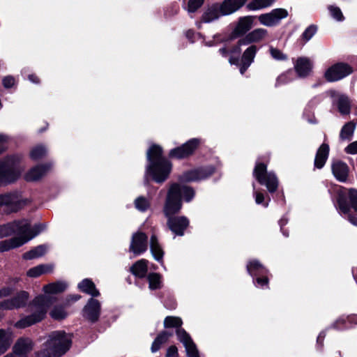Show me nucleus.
Returning <instances> with one entry per match:
<instances>
[{
	"label": "nucleus",
	"instance_id": "4c0bfd02",
	"mask_svg": "<svg viewBox=\"0 0 357 357\" xmlns=\"http://www.w3.org/2000/svg\"><path fill=\"white\" fill-rule=\"evenodd\" d=\"M182 320L177 317H167L164 320L165 328L180 327L182 325Z\"/></svg>",
	"mask_w": 357,
	"mask_h": 357
},
{
	"label": "nucleus",
	"instance_id": "ea45409f",
	"mask_svg": "<svg viewBox=\"0 0 357 357\" xmlns=\"http://www.w3.org/2000/svg\"><path fill=\"white\" fill-rule=\"evenodd\" d=\"M50 316L54 319H63L66 317L67 313L63 307L56 306L50 311Z\"/></svg>",
	"mask_w": 357,
	"mask_h": 357
},
{
	"label": "nucleus",
	"instance_id": "a211bd4d",
	"mask_svg": "<svg viewBox=\"0 0 357 357\" xmlns=\"http://www.w3.org/2000/svg\"><path fill=\"white\" fill-rule=\"evenodd\" d=\"M222 15L220 5L215 3L205 9L202 15L201 22L211 23Z\"/></svg>",
	"mask_w": 357,
	"mask_h": 357
},
{
	"label": "nucleus",
	"instance_id": "a18cd8bd",
	"mask_svg": "<svg viewBox=\"0 0 357 357\" xmlns=\"http://www.w3.org/2000/svg\"><path fill=\"white\" fill-rule=\"evenodd\" d=\"M329 12L331 16L337 21H342L344 20L343 14L340 8L331 6L328 7Z\"/></svg>",
	"mask_w": 357,
	"mask_h": 357
},
{
	"label": "nucleus",
	"instance_id": "8fccbe9b",
	"mask_svg": "<svg viewBox=\"0 0 357 357\" xmlns=\"http://www.w3.org/2000/svg\"><path fill=\"white\" fill-rule=\"evenodd\" d=\"M345 152L349 154H357V141L349 144L344 149Z\"/></svg>",
	"mask_w": 357,
	"mask_h": 357
},
{
	"label": "nucleus",
	"instance_id": "0e129e2a",
	"mask_svg": "<svg viewBox=\"0 0 357 357\" xmlns=\"http://www.w3.org/2000/svg\"><path fill=\"white\" fill-rule=\"evenodd\" d=\"M6 136H3L2 135H0V143H2L3 142H6Z\"/></svg>",
	"mask_w": 357,
	"mask_h": 357
},
{
	"label": "nucleus",
	"instance_id": "bb28decb",
	"mask_svg": "<svg viewBox=\"0 0 357 357\" xmlns=\"http://www.w3.org/2000/svg\"><path fill=\"white\" fill-rule=\"evenodd\" d=\"M213 172V169L211 168L208 172L204 169H197L186 172L183 174L184 181H195L198 179L205 178L211 175Z\"/></svg>",
	"mask_w": 357,
	"mask_h": 357
},
{
	"label": "nucleus",
	"instance_id": "72a5a7b5",
	"mask_svg": "<svg viewBox=\"0 0 357 357\" xmlns=\"http://www.w3.org/2000/svg\"><path fill=\"white\" fill-rule=\"evenodd\" d=\"M149 288L151 290L159 289L162 287L161 275L156 273H152L148 275Z\"/></svg>",
	"mask_w": 357,
	"mask_h": 357
},
{
	"label": "nucleus",
	"instance_id": "412c9836",
	"mask_svg": "<svg viewBox=\"0 0 357 357\" xmlns=\"http://www.w3.org/2000/svg\"><path fill=\"white\" fill-rule=\"evenodd\" d=\"M294 68L298 76H307L312 68V63L308 58H298L294 65Z\"/></svg>",
	"mask_w": 357,
	"mask_h": 357
},
{
	"label": "nucleus",
	"instance_id": "f257e3e1",
	"mask_svg": "<svg viewBox=\"0 0 357 357\" xmlns=\"http://www.w3.org/2000/svg\"><path fill=\"white\" fill-rule=\"evenodd\" d=\"M194 195V191L188 186L177 183H173L169 186L163 212L168 218L167 225L169 229L176 235L182 236L183 234V231L188 226L189 221L184 216L172 217V215L181 210L182 197L185 201L190 202Z\"/></svg>",
	"mask_w": 357,
	"mask_h": 357
},
{
	"label": "nucleus",
	"instance_id": "9d476101",
	"mask_svg": "<svg viewBox=\"0 0 357 357\" xmlns=\"http://www.w3.org/2000/svg\"><path fill=\"white\" fill-rule=\"evenodd\" d=\"M129 250L135 255H139L146 252L147 250V236L142 231L133 234Z\"/></svg>",
	"mask_w": 357,
	"mask_h": 357
},
{
	"label": "nucleus",
	"instance_id": "5fc2aeb1",
	"mask_svg": "<svg viewBox=\"0 0 357 357\" xmlns=\"http://www.w3.org/2000/svg\"><path fill=\"white\" fill-rule=\"evenodd\" d=\"M13 289L10 287H3L0 289V298H3L9 296Z\"/></svg>",
	"mask_w": 357,
	"mask_h": 357
},
{
	"label": "nucleus",
	"instance_id": "338daca9",
	"mask_svg": "<svg viewBox=\"0 0 357 357\" xmlns=\"http://www.w3.org/2000/svg\"><path fill=\"white\" fill-rule=\"evenodd\" d=\"M73 298L74 301H77L80 298V296L78 295H76V296H74Z\"/></svg>",
	"mask_w": 357,
	"mask_h": 357
},
{
	"label": "nucleus",
	"instance_id": "9b49d317",
	"mask_svg": "<svg viewBox=\"0 0 357 357\" xmlns=\"http://www.w3.org/2000/svg\"><path fill=\"white\" fill-rule=\"evenodd\" d=\"M176 335L178 340L185 348L186 354L188 357H199V351L191 337L183 328H178L176 331Z\"/></svg>",
	"mask_w": 357,
	"mask_h": 357
},
{
	"label": "nucleus",
	"instance_id": "ddd939ff",
	"mask_svg": "<svg viewBox=\"0 0 357 357\" xmlns=\"http://www.w3.org/2000/svg\"><path fill=\"white\" fill-rule=\"evenodd\" d=\"M257 47L255 45H250L243 53L239 69L241 74H243L254 61L257 52Z\"/></svg>",
	"mask_w": 357,
	"mask_h": 357
},
{
	"label": "nucleus",
	"instance_id": "680f3d73",
	"mask_svg": "<svg viewBox=\"0 0 357 357\" xmlns=\"http://www.w3.org/2000/svg\"><path fill=\"white\" fill-rule=\"evenodd\" d=\"M229 63L231 64L238 65V59H235V58L231 57L229 59Z\"/></svg>",
	"mask_w": 357,
	"mask_h": 357
},
{
	"label": "nucleus",
	"instance_id": "c756f323",
	"mask_svg": "<svg viewBox=\"0 0 357 357\" xmlns=\"http://www.w3.org/2000/svg\"><path fill=\"white\" fill-rule=\"evenodd\" d=\"M67 284L63 282H56L48 284L43 287V291L46 294H56L66 290Z\"/></svg>",
	"mask_w": 357,
	"mask_h": 357
},
{
	"label": "nucleus",
	"instance_id": "2eb2a0df",
	"mask_svg": "<svg viewBox=\"0 0 357 357\" xmlns=\"http://www.w3.org/2000/svg\"><path fill=\"white\" fill-rule=\"evenodd\" d=\"M267 33L268 31L265 29H256L240 39V45H248L251 43H259L266 38Z\"/></svg>",
	"mask_w": 357,
	"mask_h": 357
},
{
	"label": "nucleus",
	"instance_id": "e2e57ef3",
	"mask_svg": "<svg viewBox=\"0 0 357 357\" xmlns=\"http://www.w3.org/2000/svg\"><path fill=\"white\" fill-rule=\"evenodd\" d=\"M324 337H325L324 333H321L317 337V341L319 342V341L322 340Z\"/></svg>",
	"mask_w": 357,
	"mask_h": 357
},
{
	"label": "nucleus",
	"instance_id": "f03ea898",
	"mask_svg": "<svg viewBox=\"0 0 357 357\" xmlns=\"http://www.w3.org/2000/svg\"><path fill=\"white\" fill-rule=\"evenodd\" d=\"M44 227L41 225H36L30 228L27 220L15 221L8 224L1 230V235H9L11 232H18L22 236L4 241L1 243L0 251H6L12 248L20 247L38 235Z\"/></svg>",
	"mask_w": 357,
	"mask_h": 357
},
{
	"label": "nucleus",
	"instance_id": "393cba45",
	"mask_svg": "<svg viewBox=\"0 0 357 357\" xmlns=\"http://www.w3.org/2000/svg\"><path fill=\"white\" fill-rule=\"evenodd\" d=\"M253 20L254 17L252 16L241 17L234 29V33L237 35L244 34L252 27Z\"/></svg>",
	"mask_w": 357,
	"mask_h": 357
},
{
	"label": "nucleus",
	"instance_id": "49530a36",
	"mask_svg": "<svg viewBox=\"0 0 357 357\" xmlns=\"http://www.w3.org/2000/svg\"><path fill=\"white\" fill-rule=\"evenodd\" d=\"M349 199L351 207L357 213V190L351 188L348 191Z\"/></svg>",
	"mask_w": 357,
	"mask_h": 357
},
{
	"label": "nucleus",
	"instance_id": "473e14b6",
	"mask_svg": "<svg viewBox=\"0 0 357 357\" xmlns=\"http://www.w3.org/2000/svg\"><path fill=\"white\" fill-rule=\"evenodd\" d=\"M356 128V124L350 121L346 123L342 128L340 134V137L342 140H349L353 136Z\"/></svg>",
	"mask_w": 357,
	"mask_h": 357
},
{
	"label": "nucleus",
	"instance_id": "423d86ee",
	"mask_svg": "<svg viewBox=\"0 0 357 357\" xmlns=\"http://www.w3.org/2000/svg\"><path fill=\"white\" fill-rule=\"evenodd\" d=\"M254 177L257 181L264 185L270 192L276 191L278 187V180L273 172H267L266 166L263 163H257L253 172Z\"/></svg>",
	"mask_w": 357,
	"mask_h": 357
},
{
	"label": "nucleus",
	"instance_id": "c9c22d12",
	"mask_svg": "<svg viewBox=\"0 0 357 357\" xmlns=\"http://www.w3.org/2000/svg\"><path fill=\"white\" fill-rule=\"evenodd\" d=\"M337 107L339 112L342 114H348L350 112V102L348 97L340 96L337 101Z\"/></svg>",
	"mask_w": 357,
	"mask_h": 357
},
{
	"label": "nucleus",
	"instance_id": "dca6fc26",
	"mask_svg": "<svg viewBox=\"0 0 357 357\" xmlns=\"http://www.w3.org/2000/svg\"><path fill=\"white\" fill-rule=\"evenodd\" d=\"M100 310V303L97 300L91 298L84 308V316L91 321H96L99 317Z\"/></svg>",
	"mask_w": 357,
	"mask_h": 357
},
{
	"label": "nucleus",
	"instance_id": "09e8293b",
	"mask_svg": "<svg viewBox=\"0 0 357 357\" xmlns=\"http://www.w3.org/2000/svg\"><path fill=\"white\" fill-rule=\"evenodd\" d=\"M338 208L340 211L343 213H348L350 211V206L347 203L344 198L340 197L337 200Z\"/></svg>",
	"mask_w": 357,
	"mask_h": 357
},
{
	"label": "nucleus",
	"instance_id": "f8f14e48",
	"mask_svg": "<svg viewBox=\"0 0 357 357\" xmlns=\"http://www.w3.org/2000/svg\"><path fill=\"white\" fill-rule=\"evenodd\" d=\"M29 299V295L26 291H21L14 298L0 303V309L12 310L24 307Z\"/></svg>",
	"mask_w": 357,
	"mask_h": 357
},
{
	"label": "nucleus",
	"instance_id": "69168bd1",
	"mask_svg": "<svg viewBox=\"0 0 357 357\" xmlns=\"http://www.w3.org/2000/svg\"><path fill=\"white\" fill-rule=\"evenodd\" d=\"M220 52L222 54V55L226 56L227 54V50L225 48H222L220 50Z\"/></svg>",
	"mask_w": 357,
	"mask_h": 357
},
{
	"label": "nucleus",
	"instance_id": "6ab92c4d",
	"mask_svg": "<svg viewBox=\"0 0 357 357\" xmlns=\"http://www.w3.org/2000/svg\"><path fill=\"white\" fill-rule=\"evenodd\" d=\"M332 172L334 176L340 181H345L349 174L347 165L342 161H334L332 164Z\"/></svg>",
	"mask_w": 357,
	"mask_h": 357
},
{
	"label": "nucleus",
	"instance_id": "20e7f679",
	"mask_svg": "<svg viewBox=\"0 0 357 357\" xmlns=\"http://www.w3.org/2000/svg\"><path fill=\"white\" fill-rule=\"evenodd\" d=\"M71 337L63 331L52 333L45 342L40 357H60L70 347Z\"/></svg>",
	"mask_w": 357,
	"mask_h": 357
},
{
	"label": "nucleus",
	"instance_id": "de8ad7c7",
	"mask_svg": "<svg viewBox=\"0 0 357 357\" xmlns=\"http://www.w3.org/2000/svg\"><path fill=\"white\" fill-rule=\"evenodd\" d=\"M317 28L314 25H310L303 33L302 37L305 41L310 40L316 33Z\"/></svg>",
	"mask_w": 357,
	"mask_h": 357
},
{
	"label": "nucleus",
	"instance_id": "79ce46f5",
	"mask_svg": "<svg viewBox=\"0 0 357 357\" xmlns=\"http://www.w3.org/2000/svg\"><path fill=\"white\" fill-rule=\"evenodd\" d=\"M248 272L253 275L255 272L264 270V267L257 260H252L247 266Z\"/></svg>",
	"mask_w": 357,
	"mask_h": 357
},
{
	"label": "nucleus",
	"instance_id": "f704fd0d",
	"mask_svg": "<svg viewBox=\"0 0 357 357\" xmlns=\"http://www.w3.org/2000/svg\"><path fill=\"white\" fill-rule=\"evenodd\" d=\"M45 245H38L24 254L23 257L26 259H32L43 256L47 251Z\"/></svg>",
	"mask_w": 357,
	"mask_h": 357
},
{
	"label": "nucleus",
	"instance_id": "6e6552de",
	"mask_svg": "<svg viewBox=\"0 0 357 357\" xmlns=\"http://www.w3.org/2000/svg\"><path fill=\"white\" fill-rule=\"evenodd\" d=\"M353 72L352 68L346 63H337L330 67L325 73V78L328 82L340 80Z\"/></svg>",
	"mask_w": 357,
	"mask_h": 357
},
{
	"label": "nucleus",
	"instance_id": "6e6d98bb",
	"mask_svg": "<svg viewBox=\"0 0 357 357\" xmlns=\"http://www.w3.org/2000/svg\"><path fill=\"white\" fill-rule=\"evenodd\" d=\"M254 194L255 195V202L257 204H261L264 200V196L261 192L255 191Z\"/></svg>",
	"mask_w": 357,
	"mask_h": 357
},
{
	"label": "nucleus",
	"instance_id": "58836bf2",
	"mask_svg": "<svg viewBox=\"0 0 357 357\" xmlns=\"http://www.w3.org/2000/svg\"><path fill=\"white\" fill-rule=\"evenodd\" d=\"M47 271H48V270H47V267L46 266L39 265V266H37L32 268H30L27 271L26 275L31 278H36Z\"/></svg>",
	"mask_w": 357,
	"mask_h": 357
},
{
	"label": "nucleus",
	"instance_id": "774afa93",
	"mask_svg": "<svg viewBox=\"0 0 357 357\" xmlns=\"http://www.w3.org/2000/svg\"><path fill=\"white\" fill-rule=\"evenodd\" d=\"M268 205V202L264 204L265 207H267Z\"/></svg>",
	"mask_w": 357,
	"mask_h": 357
},
{
	"label": "nucleus",
	"instance_id": "7ed1b4c3",
	"mask_svg": "<svg viewBox=\"0 0 357 357\" xmlns=\"http://www.w3.org/2000/svg\"><path fill=\"white\" fill-rule=\"evenodd\" d=\"M162 148L155 144L151 146L147 151L149 165L146 167V174L159 183L168 178L172 170L171 162L162 158Z\"/></svg>",
	"mask_w": 357,
	"mask_h": 357
},
{
	"label": "nucleus",
	"instance_id": "37998d69",
	"mask_svg": "<svg viewBox=\"0 0 357 357\" xmlns=\"http://www.w3.org/2000/svg\"><path fill=\"white\" fill-rule=\"evenodd\" d=\"M205 0H188L187 10L188 13H195L204 3Z\"/></svg>",
	"mask_w": 357,
	"mask_h": 357
},
{
	"label": "nucleus",
	"instance_id": "4be33fe9",
	"mask_svg": "<svg viewBox=\"0 0 357 357\" xmlns=\"http://www.w3.org/2000/svg\"><path fill=\"white\" fill-rule=\"evenodd\" d=\"M13 339L14 335L10 330L0 329V355L8 349Z\"/></svg>",
	"mask_w": 357,
	"mask_h": 357
},
{
	"label": "nucleus",
	"instance_id": "0eeeda50",
	"mask_svg": "<svg viewBox=\"0 0 357 357\" xmlns=\"http://www.w3.org/2000/svg\"><path fill=\"white\" fill-rule=\"evenodd\" d=\"M289 13L284 8H275L270 13L261 14L258 17V20L264 26H274L280 23V22L287 17Z\"/></svg>",
	"mask_w": 357,
	"mask_h": 357
},
{
	"label": "nucleus",
	"instance_id": "603ef678",
	"mask_svg": "<svg viewBox=\"0 0 357 357\" xmlns=\"http://www.w3.org/2000/svg\"><path fill=\"white\" fill-rule=\"evenodd\" d=\"M15 84V79L14 77H11V76H8V77H6L3 79V84L4 86V87L6 88H10L11 86H13Z\"/></svg>",
	"mask_w": 357,
	"mask_h": 357
},
{
	"label": "nucleus",
	"instance_id": "a878e982",
	"mask_svg": "<svg viewBox=\"0 0 357 357\" xmlns=\"http://www.w3.org/2000/svg\"><path fill=\"white\" fill-rule=\"evenodd\" d=\"M150 250L152 256L156 261H162L164 252L155 235H152L150 239Z\"/></svg>",
	"mask_w": 357,
	"mask_h": 357
},
{
	"label": "nucleus",
	"instance_id": "13d9d810",
	"mask_svg": "<svg viewBox=\"0 0 357 357\" xmlns=\"http://www.w3.org/2000/svg\"><path fill=\"white\" fill-rule=\"evenodd\" d=\"M241 46H245V45H240V40H239L237 43V45L233 47L231 52L239 54L241 52Z\"/></svg>",
	"mask_w": 357,
	"mask_h": 357
},
{
	"label": "nucleus",
	"instance_id": "c03bdc74",
	"mask_svg": "<svg viewBox=\"0 0 357 357\" xmlns=\"http://www.w3.org/2000/svg\"><path fill=\"white\" fill-rule=\"evenodd\" d=\"M270 54L273 59L278 61H284L287 59L286 54H284L281 50L275 48L273 47H270L269 48Z\"/></svg>",
	"mask_w": 357,
	"mask_h": 357
},
{
	"label": "nucleus",
	"instance_id": "39448f33",
	"mask_svg": "<svg viewBox=\"0 0 357 357\" xmlns=\"http://www.w3.org/2000/svg\"><path fill=\"white\" fill-rule=\"evenodd\" d=\"M52 303V299L48 296H40L36 297L33 301L34 312L15 324V326L19 328L29 327L43 320L45 316L47 308Z\"/></svg>",
	"mask_w": 357,
	"mask_h": 357
},
{
	"label": "nucleus",
	"instance_id": "cd10ccee",
	"mask_svg": "<svg viewBox=\"0 0 357 357\" xmlns=\"http://www.w3.org/2000/svg\"><path fill=\"white\" fill-rule=\"evenodd\" d=\"M78 288L83 292L96 297L100 295L95 284L89 279H84L78 284Z\"/></svg>",
	"mask_w": 357,
	"mask_h": 357
},
{
	"label": "nucleus",
	"instance_id": "e433bc0d",
	"mask_svg": "<svg viewBox=\"0 0 357 357\" xmlns=\"http://www.w3.org/2000/svg\"><path fill=\"white\" fill-rule=\"evenodd\" d=\"M134 204L138 211L144 212L150 208L151 202L150 199L143 196H139L135 199Z\"/></svg>",
	"mask_w": 357,
	"mask_h": 357
},
{
	"label": "nucleus",
	"instance_id": "7c9ffc66",
	"mask_svg": "<svg viewBox=\"0 0 357 357\" xmlns=\"http://www.w3.org/2000/svg\"><path fill=\"white\" fill-rule=\"evenodd\" d=\"M171 336L172 333L167 331H163L159 333L152 343L151 348V351L153 353L158 351L160 349L161 346L166 343Z\"/></svg>",
	"mask_w": 357,
	"mask_h": 357
},
{
	"label": "nucleus",
	"instance_id": "f3484780",
	"mask_svg": "<svg viewBox=\"0 0 357 357\" xmlns=\"http://www.w3.org/2000/svg\"><path fill=\"white\" fill-rule=\"evenodd\" d=\"M248 0H224L220 5L222 15H228L241 8Z\"/></svg>",
	"mask_w": 357,
	"mask_h": 357
},
{
	"label": "nucleus",
	"instance_id": "5701e85b",
	"mask_svg": "<svg viewBox=\"0 0 357 357\" xmlns=\"http://www.w3.org/2000/svg\"><path fill=\"white\" fill-rule=\"evenodd\" d=\"M148 271V261L144 259L137 261L131 267L130 272L136 277L142 278Z\"/></svg>",
	"mask_w": 357,
	"mask_h": 357
},
{
	"label": "nucleus",
	"instance_id": "1a4fd4ad",
	"mask_svg": "<svg viewBox=\"0 0 357 357\" xmlns=\"http://www.w3.org/2000/svg\"><path fill=\"white\" fill-rule=\"evenodd\" d=\"M199 144L200 140L199 139H191L181 146L171 150L169 156L178 159L187 158L194 153Z\"/></svg>",
	"mask_w": 357,
	"mask_h": 357
},
{
	"label": "nucleus",
	"instance_id": "aec40b11",
	"mask_svg": "<svg viewBox=\"0 0 357 357\" xmlns=\"http://www.w3.org/2000/svg\"><path fill=\"white\" fill-rule=\"evenodd\" d=\"M8 162L0 163V185L13 182L19 177V174L15 173L8 167Z\"/></svg>",
	"mask_w": 357,
	"mask_h": 357
},
{
	"label": "nucleus",
	"instance_id": "4468645a",
	"mask_svg": "<svg viewBox=\"0 0 357 357\" xmlns=\"http://www.w3.org/2000/svg\"><path fill=\"white\" fill-rule=\"evenodd\" d=\"M33 342L28 337H21L14 345L13 351L18 357H27V354L32 351Z\"/></svg>",
	"mask_w": 357,
	"mask_h": 357
},
{
	"label": "nucleus",
	"instance_id": "864d4df0",
	"mask_svg": "<svg viewBox=\"0 0 357 357\" xmlns=\"http://www.w3.org/2000/svg\"><path fill=\"white\" fill-rule=\"evenodd\" d=\"M13 199L10 195H0V205L10 204Z\"/></svg>",
	"mask_w": 357,
	"mask_h": 357
},
{
	"label": "nucleus",
	"instance_id": "4d7b16f0",
	"mask_svg": "<svg viewBox=\"0 0 357 357\" xmlns=\"http://www.w3.org/2000/svg\"><path fill=\"white\" fill-rule=\"evenodd\" d=\"M268 282V280L267 278H257V286H259V287H263L264 286L267 285Z\"/></svg>",
	"mask_w": 357,
	"mask_h": 357
},
{
	"label": "nucleus",
	"instance_id": "c85d7f7f",
	"mask_svg": "<svg viewBox=\"0 0 357 357\" xmlns=\"http://www.w3.org/2000/svg\"><path fill=\"white\" fill-rule=\"evenodd\" d=\"M49 169L47 165L37 166L31 169L25 175V179L28 181H34L41 178Z\"/></svg>",
	"mask_w": 357,
	"mask_h": 357
},
{
	"label": "nucleus",
	"instance_id": "bf43d9fd",
	"mask_svg": "<svg viewBox=\"0 0 357 357\" xmlns=\"http://www.w3.org/2000/svg\"><path fill=\"white\" fill-rule=\"evenodd\" d=\"M349 220L350 221L351 223L357 226V218L349 215Z\"/></svg>",
	"mask_w": 357,
	"mask_h": 357
},
{
	"label": "nucleus",
	"instance_id": "2f4dec72",
	"mask_svg": "<svg viewBox=\"0 0 357 357\" xmlns=\"http://www.w3.org/2000/svg\"><path fill=\"white\" fill-rule=\"evenodd\" d=\"M275 0H250L247 4V8L250 10H259L273 4Z\"/></svg>",
	"mask_w": 357,
	"mask_h": 357
},
{
	"label": "nucleus",
	"instance_id": "052dcab7",
	"mask_svg": "<svg viewBox=\"0 0 357 357\" xmlns=\"http://www.w3.org/2000/svg\"><path fill=\"white\" fill-rule=\"evenodd\" d=\"M29 79L30 81H31L33 83H38V78L35 75H29Z\"/></svg>",
	"mask_w": 357,
	"mask_h": 357
},
{
	"label": "nucleus",
	"instance_id": "3c124183",
	"mask_svg": "<svg viewBox=\"0 0 357 357\" xmlns=\"http://www.w3.org/2000/svg\"><path fill=\"white\" fill-rule=\"evenodd\" d=\"M166 357H178V349L176 346H170L167 351Z\"/></svg>",
	"mask_w": 357,
	"mask_h": 357
},
{
	"label": "nucleus",
	"instance_id": "a19ab883",
	"mask_svg": "<svg viewBox=\"0 0 357 357\" xmlns=\"http://www.w3.org/2000/svg\"><path fill=\"white\" fill-rule=\"evenodd\" d=\"M46 149L43 146H38L33 148L30 153L31 158L33 160H38L46 154Z\"/></svg>",
	"mask_w": 357,
	"mask_h": 357
},
{
	"label": "nucleus",
	"instance_id": "b1692460",
	"mask_svg": "<svg viewBox=\"0 0 357 357\" xmlns=\"http://www.w3.org/2000/svg\"><path fill=\"white\" fill-rule=\"evenodd\" d=\"M329 153V146L326 144L321 145L317 151L314 160V165L316 167L321 169L325 165Z\"/></svg>",
	"mask_w": 357,
	"mask_h": 357
}]
</instances>
